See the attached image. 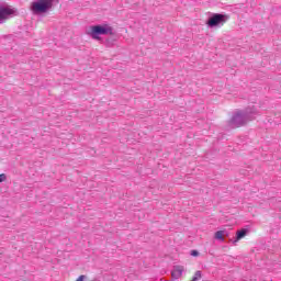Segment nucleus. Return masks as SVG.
Returning <instances> with one entry per match:
<instances>
[{
	"label": "nucleus",
	"instance_id": "nucleus-4",
	"mask_svg": "<svg viewBox=\"0 0 281 281\" xmlns=\"http://www.w3.org/2000/svg\"><path fill=\"white\" fill-rule=\"evenodd\" d=\"M227 19H229V16L226 14L213 13L212 16L209 18L206 25L209 27H221V25L227 23Z\"/></svg>",
	"mask_w": 281,
	"mask_h": 281
},
{
	"label": "nucleus",
	"instance_id": "nucleus-11",
	"mask_svg": "<svg viewBox=\"0 0 281 281\" xmlns=\"http://www.w3.org/2000/svg\"><path fill=\"white\" fill-rule=\"evenodd\" d=\"M76 281H85V276H80Z\"/></svg>",
	"mask_w": 281,
	"mask_h": 281
},
{
	"label": "nucleus",
	"instance_id": "nucleus-5",
	"mask_svg": "<svg viewBox=\"0 0 281 281\" xmlns=\"http://www.w3.org/2000/svg\"><path fill=\"white\" fill-rule=\"evenodd\" d=\"M12 16H19V10L12 7H0V24L5 23Z\"/></svg>",
	"mask_w": 281,
	"mask_h": 281
},
{
	"label": "nucleus",
	"instance_id": "nucleus-8",
	"mask_svg": "<svg viewBox=\"0 0 281 281\" xmlns=\"http://www.w3.org/2000/svg\"><path fill=\"white\" fill-rule=\"evenodd\" d=\"M247 236V229L243 228L237 232L236 240L234 243H238L241 238H245Z\"/></svg>",
	"mask_w": 281,
	"mask_h": 281
},
{
	"label": "nucleus",
	"instance_id": "nucleus-9",
	"mask_svg": "<svg viewBox=\"0 0 281 281\" xmlns=\"http://www.w3.org/2000/svg\"><path fill=\"white\" fill-rule=\"evenodd\" d=\"M8 179V176L5 173H0V183H3Z\"/></svg>",
	"mask_w": 281,
	"mask_h": 281
},
{
	"label": "nucleus",
	"instance_id": "nucleus-3",
	"mask_svg": "<svg viewBox=\"0 0 281 281\" xmlns=\"http://www.w3.org/2000/svg\"><path fill=\"white\" fill-rule=\"evenodd\" d=\"M113 34H115L113 26L109 24L91 26L90 36L94 38V41H100V36H113Z\"/></svg>",
	"mask_w": 281,
	"mask_h": 281
},
{
	"label": "nucleus",
	"instance_id": "nucleus-2",
	"mask_svg": "<svg viewBox=\"0 0 281 281\" xmlns=\"http://www.w3.org/2000/svg\"><path fill=\"white\" fill-rule=\"evenodd\" d=\"M54 5V0H36L31 3L30 10L35 16L40 14H47Z\"/></svg>",
	"mask_w": 281,
	"mask_h": 281
},
{
	"label": "nucleus",
	"instance_id": "nucleus-10",
	"mask_svg": "<svg viewBox=\"0 0 281 281\" xmlns=\"http://www.w3.org/2000/svg\"><path fill=\"white\" fill-rule=\"evenodd\" d=\"M191 256H199V251L192 250V251H191Z\"/></svg>",
	"mask_w": 281,
	"mask_h": 281
},
{
	"label": "nucleus",
	"instance_id": "nucleus-7",
	"mask_svg": "<svg viewBox=\"0 0 281 281\" xmlns=\"http://www.w3.org/2000/svg\"><path fill=\"white\" fill-rule=\"evenodd\" d=\"M225 234H227V232L225 231H217L215 233V239L216 240H221V243H225V238L223 236H225Z\"/></svg>",
	"mask_w": 281,
	"mask_h": 281
},
{
	"label": "nucleus",
	"instance_id": "nucleus-1",
	"mask_svg": "<svg viewBox=\"0 0 281 281\" xmlns=\"http://www.w3.org/2000/svg\"><path fill=\"white\" fill-rule=\"evenodd\" d=\"M257 115H260V112H258L255 106L247 108L245 111L235 112L229 121V124L233 128H240V126H245L247 122L256 120Z\"/></svg>",
	"mask_w": 281,
	"mask_h": 281
},
{
	"label": "nucleus",
	"instance_id": "nucleus-6",
	"mask_svg": "<svg viewBox=\"0 0 281 281\" xmlns=\"http://www.w3.org/2000/svg\"><path fill=\"white\" fill-rule=\"evenodd\" d=\"M181 276H183V267L181 266L173 267V270L171 271V278H173V280H179Z\"/></svg>",
	"mask_w": 281,
	"mask_h": 281
}]
</instances>
